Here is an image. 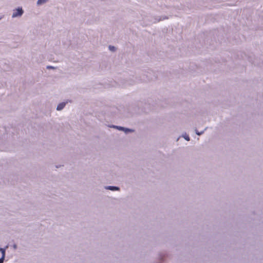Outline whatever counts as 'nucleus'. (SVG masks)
Listing matches in <instances>:
<instances>
[{
    "instance_id": "7ed1b4c3",
    "label": "nucleus",
    "mask_w": 263,
    "mask_h": 263,
    "mask_svg": "<svg viewBox=\"0 0 263 263\" xmlns=\"http://www.w3.org/2000/svg\"><path fill=\"white\" fill-rule=\"evenodd\" d=\"M104 188L106 189V190H110V191H120V188L118 186H105L104 187Z\"/></svg>"
},
{
    "instance_id": "ddd939ff",
    "label": "nucleus",
    "mask_w": 263,
    "mask_h": 263,
    "mask_svg": "<svg viewBox=\"0 0 263 263\" xmlns=\"http://www.w3.org/2000/svg\"><path fill=\"white\" fill-rule=\"evenodd\" d=\"M4 259H5V257H3V256H2V257L0 258V263H3Z\"/></svg>"
},
{
    "instance_id": "0eeeda50",
    "label": "nucleus",
    "mask_w": 263,
    "mask_h": 263,
    "mask_svg": "<svg viewBox=\"0 0 263 263\" xmlns=\"http://www.w3.org/2000/svg\"><path fill=\"white\" fill-rule=\"evenodd\" d=\"M0 252L2 253L3 257H5V249L0 248Z\"/></svg>"
},
{
    "instance_id": "9d476101",
    "label": "nucleus",
    "mask_w": 263,
    "mask_h": 263,
    "mask_svg": "<svg viewBox=\"0 0 263 263\" xmlns=\"http://www.w3.org/2000/svg\"><path fill=\"white\" fill-rule=\"evenodd\" d=\"M204 130L199 132L196 129H195V133L198 136L201 135L204 133Z\"/></svg>"
},
{
    "instance_id": "9b49d317",
    "label": "nucleus",
    "mask_w": 263,
    "mask_h": 263,
    "mask_svg": "<svg viewBox=\"0 0 263 263\" xmlns=\"http://www.w3.org/2000/svg\"><path fill=\"white\" fill-rule=\"evenodd\" d=\"M116 129H118V130H123V129H124V127H122V126H117L116 127Z\"/></svg>"
},
{
    "instance_id": "4468645a",
    "label": "nucleus",
    "mask_w": 263,
    "mask_h": 263,
    "mask_svg": "<svg viewBox=\"0 0 263 263\" xmlns=\"http://www.w3.org/2000/svg\"><path fill=\"white\" fill-rule=\"evenodd\" d=\"M117 126H116V125H111V126H110L109 127H112V128H116V127H117Z\"/></svg>"
},
{
    "instance_id": "39448f33",
    "label": "nucleus",
    "mask_w": 263,
    "mask_h": 263,
    "mask_svg": "<svg viewBox=\"0 0 263 263\" xmlns=\"http://www.w3.org/2000/svg\"><path fill=\"white\" fill-rule=\"evenodd\" d=\"M49 0H37L36 2L37 6H41L46 3Z\"/></svg>"
},
{
    "instance_id": "423d86ee",
    "label": "nucleus",
    "mask_w": 263,
    "mask_h": 263,
    "mask_svg": "<svg viewBox=\"0 0 263 263\" xmlns=\"http://www.w3.org/2000/svg\"><path fill=\"white\" fill-rule=\"evenodd\" d=\"M182 137L184 138L187 141H189L190 140L189 136L187 135H186V134L182 135Z\"/></svg>"
},
{
    "instance_id": "6e6552de",
    "label": "nucleus",
    "mask_w": 263,
    "mask_h": 263,
    "mask_svg": "<svg viewBox=\"0 0 263 263\" xmlns=\"http://www.w3.org/2000/svg\"><path fill=\"white\" fill-rule=\"evenodd\" d=\"M109 49L112 52H114L116 51V48L115 46L109 45L108 47Z\"/></svg>"
},
{
    "instance_id": "1a4fd4ad",
    "label": "nucleus",
    "mask_w": 263,
    "mask_h": 263,
    "mask_svg": "<svg viewBox=\"0 0 263 263\" xmlns=\"http://www.w3.org/2000/svg\"><path fill=\"white\" fill-rule=\"evenodd\" d=\"M126 134H127L129 132H133V130L132 129H130L129 128H125L124 127V129H123V130Z\"/></svg>"
},
{
    "instance_id": "f8f14e48",
    "label": "nucleus",
    "mask_w": 263,
    "mask_h": 263,
    "mask_svg": "<svg viewBox=\"0 0 263 263\" xmlns=\"http://www.w3.org/2000/svg\"><path fill=\"white\" fill-rule=\"evenodd\" d=\"M55 68L52 66H47V69H54Z\"/></svg>"
},
{
    "instance_id": "2eb2a0df",
    "label": "nucleus",
    "mask_w": 263,
    "mask_h": 263,
    "mask_svg": "<svg viewBox=\"0 0 263 263\" xmlns=\"http://www.w3.org/2000/svg\"><path fill=\"white\" fill-rule=\"evenodd\" d=\"M13 248H14V249H16V248H17V246H16V245H13Z\"/></svg>"
},
{
    "instance_id": "f03ea898",
    "label": "nucleus",
    "mask_w": 263,
    "mask_h": 263,
    "mask_svg": "<svg viewBox=\"0 0 263 263\" xmlns=\"http://www.w3.org/2000/svg\"><path fill=\"white\" fill-rule=\"evenodd\" d=\"M168 17L166 16H155L152 18L153 20H152V22L153 23H156L159 22L161 21L168 19Z\"/></svg>"
},
{
    "instance_id": "20e7f679",
    "label": "nucleus",
    "mask_w": 263,
    "mask_h": 263,
    "mask_svg": "<svg viewBox=\"0 0 263 263\" xmlns=\"http://www.w3.org/2000/svg\"><path fill=\"white\" fill-rule=\"evenodd\" d=\"M67 103V102H62V103H59L57 106V110H59V111L62 110L64 108V107L65 106L66 104Z\"/></svg>"
},
{
    "instance_id": "f257e3e1",
    "label": "nucleus",
    "mask_w": 263,
    "mask_h": 263,
    "mask_svg": "<svg viewBox=\"0 0 263 263\" xmlns=\"http://www.w3.org/2000/svg\"><path fill=\"white\" fill-rule=\"evenodd\" d=\"M24 11L22 7H18L17 8L13 10L12 15V18L20 17L23 14Z\"/></svg>"
},
{
    "instance_id": "dca6fc26",
    "label": "nucleus",
    "mask_w": 263,
    "mask_h": 263,
    "mask_svg": "<svg viewBox=\"0 0 263 263\" xmlns=\"http://www.w3.org/2000/svg\"><path fill=\"white\" fill-rule=\"evenodd\" d=\"M142 81H143V82H146V81H147V80H145L144 79H143L142 80Z\"/></svg>"
}]
</instances>
